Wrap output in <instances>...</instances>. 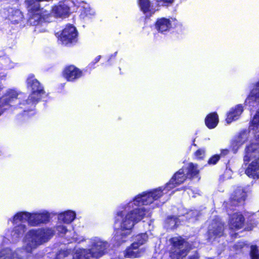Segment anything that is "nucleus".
<instances>
[{"instance_id": "obj_8", "label": "nucleus", "mask_w": 259, "mask_h": 259, "mask_svg": "<svg viewBox=\"0 0 259 259\" xmlns=\"http://www.w3.org/2000/svg\"><path fill=\"white\" fill-rule=\"evenodd\" d=\"M169 242L171 245L169 254L172 259H183L192 248L190 244L181 236L171 238Z\"/></svg>"}, {"instance_id": "obj_24", "label": "nucleus", "mask_w": 259, "mask_h": 259, "mask_svg": "<svg viewBox=\"0 0 259 259\" xmlns=\"http://www.w3.org/2000/svg\"><path fill=\"white\" fill-rule=\"evenodd\" d=\"M79 10L80 17L82 19L90 18L95 14L94 10L87 3L82 2L79 6Z\"/></svg>"}, {"instance_id": "obj_5", "label": "nucleus", "mask_w": 259, "mask_h": 259, "mask_svg": "<svg viewBox=\"0 0 259 259\" xmlns=\"http://www.w3.org/2000/svg\"><path fill=\"white\" fill-rule=\"evenodd\" d=\"M90 248L75 247L73 249V259L98 258L103 255L109 247L108 243L98 237L89 239Z\"/></svg>"}, {"instance_id": "obj_10", "label": "nucleus", "mask_w": 259, "mask_h": 259, "mask_svg": "<svg viewBox=\"0 0 259 259\" xmlns=\"http://www.w3.org/2000/svg\"><path fill=\"white\" fill-rule=\"evenodd\" d=\"M178 24V21L175 17H161L157 19L155 23V28L158 32L165 34Z\"/></svg>"}, {"instance_id": "obj_11", "label": "nucleus", "mask_w": 259, "mask_h": 259, "mask_svg": "<svg viewBox=\"0 0 259 259\" xmlns=\"http://www.w3.org/2000/svg\"><path fill=\"white\" fill-rule=\"evenodd\" d=\"M16 6L10 7L7 6L4 8L0 11L1 16L5 19H8L14 23H18L21 22L24 16L22 12L18 8V5L14 4ZM18 5L19 4L18 3Z\"/></svg>"}, {"instance_id": "obj_16", "label": "nucleus", "mask_w": 259, "mask_h": 259, "mask_svg": "<svg viewBox=\"0 0 259 259\" xmlns=\"http://www.w3.org/2000/svg\"><path fill=\"white\" fill-rule=\"evenodd\" d=\"M56 231L60 236H65L69 242H75L80 243L85 241L83 236L78 235L74 231H69L63 225H58L56 227Z\"/></svg>"}, {"instance_id": "obj_36", "label": "nucleus", "mask_w": 259, "mask_h": 259, "mask_svg": "<svg viewBox=\"0 0 259 259\" xmlns=\"http://www.w3.org/2000/svg\"><path fill=\"white\" fill-rule=\"evenodd\" d=\"M101 58V56H98L97 57H96L95 58V59L94 60V61L92 62V63H93V64H95L96 63H98L100 61Z\"/></svg>"}, {"instance_id": "obj_14", "label": "nucleus", "mask_w": 259, "mask_h": 259, "mask_svg": "<svg viewBox=\"0 0 259 259\" xmlns=\"http://www.w3.org/2000/svg\"><path fill=\"white\" fill-rule=\"evenodd\" d=\"M247 192L241 187H238L232 195L229 201L224 203L227 209H231V207L243 203L246 197Z\"/></svg>"}, {"instance_id": "obj_25", "label": "nucleus", "mask_w": 259, "mask_h": 259, "mask_svg": "<svg viewBox=\"0 0 259 259\" xmlns=\"http://www.w3.org/2000/svg\"><path fill=\"white\" fill-rule=\"evenodd\" d=\"M139 5L141 11L146 16H150L156 11L151 5L150 0H139Z\"/></svg>"}, {"instance_id": "obj_41", "label": "nucleus", "mask_w": 259, "mask_h": 259, "mask_svg": "<svg viewBox=\"0 0 259 259\" xmlns=\"http://www.w3.org/2000/svg\"><path fill=\"white\" fill-rule=\"evenodd\" d=\"M252 229V228L250 227V228H248V230H251Z\"/></svg>"}, {"instance_id": "obj_12", "label": "nucleus", "mask_w": 259, "mask_h": 259, "mask_svg": "<svg viewBox=\"0 0 259 259\" xmlns=\"http://www.w3.org/2000/svg\"><path fill=\"white\" fill-rule=\"evenodd\" d=\"M23 96V94L13 89L8 90L5 95L0 98V115L7 107L14 101H17Z\"/></svg>"}, {"instance_id": "obj_3", "label": "nucleus", "mask_w": 259, "mask_h": 259, "mask_svg": "<svg viewBox=\"0 0 259 259\" xmlns=\"http://www.w3.org/2000/svg\"><path fill=\"white\" fill-rule=\"evenodd\" d=\"M26 84L27 89L31 92L30 94L26 100L20 101V100L24 96L23 94V96L18 100L20 106V108L23 110V116H32L34 114L33 109L35 105L40 100L45 93L43 86L32 74L28 75L26 80Z\"/></svg>"}, {"instance_id": "obj_40", "label": "nucleus", "mask_w": 259, "mask_h": 259, "mask_svg": "<svg viewBox=\"0 0 259 259\" xmlns=\"http://www.w3.org/2000/svg\"><path fill=\"white\" fill-rule=\"evenodd\" d=\"M116 54H117V53H116V52H115V53H114V54L113 55H112V56H113L114 57H115L116 56Z\"/></svg>"}, {"instance_id": "obj_28", "label": "nucleus", "mask_w": 259, "mask_h": 259, "mask_svg": "<svg viewBox=\"0 0 259 259\" xmlns=\"http://www.w3.org/2000/svg\"><path fill=\"white\" fill-rule=\"evenodd\" d=\"M55 259H73V250H61L57 254Z\"/></svg>"}, {"instance_id": "obj_39", "label": "nucleus", "mask_w": 259, "mask_h": 259, "mask_svg": "<svg viewBox=\"0 0 259 259\" xmlns=\"http://www.w3.org/2000/svg\"><path fill=\"white\" fill-rule=\"evenodd\" d=\"M231 170H230L229 169H227L226 170V173L227 174V172H231Z\"/></svg>"}, {"instance_id": "obj_21", "label": "nucleus", "mask_w": 259, "mask_h": 259, "mask_svg": "<svg viewBox=\"0 0 259 259\" xmlns=\"http://www.w3.org/2000/svg\"><path fill=\"white\" fill-rule=\"evenodd\" d=\"M144 251L143 248H140L136 243H133L122 252V254L124 257L135 258L141 257Z\"/></svg>"}, {"instance_id": "obj_38", "label": "nucleus", "mask_w": 259, "mask_h": 259, "mask_svg": "<svg viewBox=\"0 0 259 259\" xmlns=\"http://www.w3.org/2000/svg\"><path fill=\"white\" fill-rule=\"evenodd\" d=\"M198 258V255L197 253H196L193 257H190V259H197Z\"/></svg>"}, {"instance_id": "obj_19", "label": "nucleus", "mask_w": 259, "mask_h": 259, "mask_svg": "<svg viewBox=\"0 0 259 259\" xmlns=\"http://www.w3.org/2000/svg\"><path fill=\"white\" fill-rule=\"evenodd\" d=\"M63 74L68 81H73L81 76L82 72L75 66L70 65L64 69Z\"/></svg>"}, {"instance_id": "obj_6", "label": "nucleus", "mask_w": 259, "mask_h": 259, "mask_svg": "<svg viewBox=\"0 0 259 259\" xmlns=\"http://www.w3.org/2000/svg\"><path fill=\"white\" fill-rule=\"evenodd\" d=\"M245 104L250 110L258 107L252 118L249 130L255 139L259 141V80L252 84V88L245 101Z\"/></svg>"}, {"instance_id": "obj_2", "label": "nucleus", "mask_w": 259, "mask_h": 259, "mask_svg": "<svg viewBox=\"0 0 259 259\" xmlns=\"http://www.w3.org/2000/svg\"><path fill=\"white\" fill-rule=\"evenodd\" d=\"M56 213L50 212L46 209L29 212L19 211L8 219L14 225L12 230L6 231L0 245V259H33L32 252L40 245L48 242L53 236L54 231L51 228L32 229L25 234L23 245L13 251L9 247L3 248V244L18 242L27 230L25 223L31 227H36L50 221L51 215Z\"/></svg>"}, {"instance_id": "obj_9", "label": "nucleus", "mask_w": 259, "mask_h": 259, "mask_svg": "<svg viewBox=\"0 0 259 259\" xmlns=\"http://www.w3.org/2000/svg\"><path fill=\"white\" fill-rule=\"evenodd\" d=\"M199 215L197 210H190L185 213V215H179V218L176 216L168 217L165 224V227L167 229H173L177 227L180 223L181 221H183L184 219H187L189 222H194L196 218Z\"/></svg>"}, {"instance_id": "obj_35", "label": "nucleus", "mask_w": 259, "mask_h": 259, "mask_svg": "<svg viewBox=\"0 0 259 259\" xmlns=\"http://www.w3.org/2000/svg\"><path fill=\"white\" fill-rule=\"evenodd\" d=\"M229 153V151L228 149H223L221 151V156H225L227 155H228Z\"/></svg>"}, {"instance_id": "obj_7", "label": "nucleus", "mask_w": 259, "mask_h": 259, "mask_svg": "<svg viewBox=\"0 0 259 259\" xmlns=\"http://www.w3.org/2000/svg\"><path fill=\"white\" fill-rule=\"evenodd\" d=\"M251 161L245 170L246 175L254 180L259 179V143H250L245 148L244 162Z\"/></svg>"}, {"instance_id": "obj_30", "label": "nucleus", "mask_w": 259, "mask_h": 259, "mask_svg": "<svg viewBox=\"0 0 259 259\" xmlns=\"http://www.w3.org/2000/svg\"><path fill=\"white\" fill-rule=\"evenodd\" d=\"M195 158L197 159H202L205 156V150L204 149H199L194 154Z\"/></svg>"}, {"instance_id": "obj_37", "label": "nucleus", "mask_w": 259, "mask_h": 259, "mask_svg": "<svg viewBox=\"0 0 259 259\" xmlns=\"http://www.w3.org/2000/svg\"><path fill=\"white\" fill-rule=\"evenodd\" d=\"M196 191V193H197V192L198 191L197 190H189L188 191V194L189 195H191V194H193L194 193L195 191Z\"/></svg>"}, {"instance_id": "obj_15", "label": "nucleus", "mask_w": 259, "mask_h": 259, "mask_svg": "<svg viewBox=\"0 0 259 259\" xmlns=\"http://www.w3.org/2000/svg\"><path fill=\"white\" fill-rule=\"evenodd\" d=\"M229 228L230 230V235L233 237L237 235L235 232L241 229L244 225V219L242 214L239 212H235L232 214H229Z\"/></svg>"}, {"instance_id": "obj_17", "label": "nucleus", "mask_w": 259, "mask_h": 259, "mask_svg": "<svg viewBox=\"0 0 259 259\" xmlns=\"http://www.w3.org/2000/svg\"><path fill=\"white\" fill-rule=\"evenodd\" d=\"M224 225L219 218L213 220L209 226L208 236L209 241H213L223 235Z\"/></svg>"}, {"instance_id": "obj_33", "label": "nucleus", "mask_w": 259, "mask_h": 259, "mask_svg": "<svg viewBox=\"0 0 259 259\" xmlns=\"http://www.w3.org/2000/svg\"><path fill=\"white\" fill-rule=\"evenodd\" d=\"M4 61L6 63V67L8 68H11L14 67L13 63L11 62L9 58H6Z\"/></svg>"}, {"instance_id": "obj_22", "label": "nucleus", "mask_w": 259, "mask_h": 259, "mask_svg": "<svg viewBox=\"0 0 259 259\" xmlns=\"http://www.w3.org/2000/svg\"><path fill=\"white\" fill-rule=\"evenodd\" d=\"M243 111V107L242 105L239 104L232 108L227 114L226 119L227 123L230 124L233 121L237 120L240 116Z\"/></svg>"}, {"instance_id": "obj_26", "label": "nucleus", "mask_w": 259, "mask_h": 259, "mask_svg": "<svg viewBox=\"0 0 259 259\" xmlns=\"http://www.w3.org/2000/svg\"><path fill=\"white\" fill-rule=\"evenodd\" d=\"M219 123V117L217 113L213 112L207 115L205 119V123L209 129L215 128Z\"/></svg>"}, {"instance_id": "obj_34", "label": "nucleus", "mask_w": 259, "mask_h": 259, "mask_svg": "<svg viewBox=\"0 0 259 259\" xmlns=\"http://www.w3.org/2000/svg\"><path fill=\"white\" fill-rule=\"evenodd\" d=\"M245 245V244L243 242H238L237 244L235 245L236 249L243 248Z\"/></svg>"}, {"instance_id": "obj_20", "label": "nucleus", "mask_w": 259, "mask_h": 259, "mask_svg": "<svg viewBox=\"0 0 259 259\" xmlns=\"http://www.w3.org/2000/svg\"><path fill=\"white\" fill-rule=\"evenodd\" d=\"M248 132L243 131L236 135L232 141L231 147L234 153H236L239 148L247 140Z\"/></svg>"}, {"instance_id": "obj_18", "label": "nucleus", "mask_w": 259, "mask_h": 259, "mask_svg": "<svg viewBox=\"0 0 259 259\" xmlns=\"http://www.w3.org/2000/svg\"><path fill=\"white\" fill-rule=\"evenodd\" d=\"M71 2L65 0L59 2L53 7L52 13L56 17L67 16L70 12V7Z\"/></svg>"}, {"instance_id": "obj_23", "label": "nucleus", "mask_w": 259, "mask_h": 259, "mask_svg": "<svg viewBox=\"0 0 259 259\" xmlns=\"http://www.w3.org/2000/svg\"><path fill=\"white\" fill-rule=\"evenodd\" d=\"M76 215L74 211L68 210L58 213V220L60 222L69 224L74 220Z\"/></svg>"}, {"instance_id": "obj_1", "label": "nucleus", "mask_w": 259, "mask_h": 259, "mask_svg": "<svg viewBox=\"0 0 259 259\" xmlns=\"http://www.w3.org/2000/svg\"><path fill=\"white\" fill-rule=\"evenodd\" d=\"M198 173L197 165L190 163L177 171L164 187L143 192L121 204L116 211L114 223V240L117 245L128 240L134 226L146 215L144 205H151L152 208L160 206L174 193V191L169 193L171 190L183 183L187 177H194Z\"/></svg>"}, {"instance_id": "obj_29", "label": "nucleus", "mask_w": 259, "mask_h": 259, "mask_svg": "<svg viewBox=\"0 0 259 259\" xmlns=\"http://www.w3.org/2000/svg\"><path fill=\"white\" fill-rule=\"evenodd\" d=\"M250 254L251 259H259V253L256 246H251Z\"/></svg>"}, {"instance_id": "obj_42", "label": "nucleus", "mask_w": 259, "mask_h": 259, "mask_svg": "<svg viewBox=\"0 0 259 259\" xmlns=\"http://www.w3.org/2000/svg\"><path fill=\"white\" fill-rule=\"evenodd\" d=\"M257 215H259V211H258V212H257Z\"/></svg>"}, {"instance_id": "obj_4", "label": "nucleus", "mask_w": 259, "mask_h": 259, "mask_svg": "<svg viewBox=\"0 0 259 259\" xmlns=\"http://www.w3.org/2000/svg\"><path fill=\"white\" fill-rule=\"evenodd\" d=\"M25 4L28 11V23L35 26V31L45 32L49 21L48 12L40 8L39 3L34 0H26Z\"/></svg>"}, {"instance_id": "obj_27", "label": "nucleus", "mask_w": 259, "mask_h": 259, "mask_svg": "<svg viewBox=\"0 0 259 259\" xmlns=\"http://www.w3.org/2000/svg\"><path fill=\"white\" fill-rule=\"evenodd\" d=\"M149 233H150V232L137 235L134 237L133 243H136V245L140 247V246L144 244L147 241Z\"/></svg>"}, {"instance_id": "obj_31", "label": "nucleus", "mask_w": 259, "mask_h": 259, "mask_svg": "<svg viewBox=\"0 0 259 259\" xmlns=\"http://www.w3.org/2000/svg\"><path fill=\"white\" fill-rule=\"evenodd\" d=\"M220 158V156L219 155H214L212 156L208 161V163L209 164H215L219 160Z\"/></svg>"}, {"instance_id": "obj_13", "label": "nucleus", "mask_w": 259, "mask_h": 259, "mask_svg": "<svg viewBox=\"0 0 259 259\" xmlns=\"http://www.w3.org/2000/svg\"><path fill=\"white\" fill-rule=\"evenodd\" d=\"M59 40L64 45L76 42L78 40V32L72 25L66 26L59 36Z\"/></svg>"}, {"instance_id": "obj_32", "label": "nucleus", "mask_w": 259, "mask_h": 259, "mask_svg": "<svg viewBox=\"0 0 259 259\" xmlns=\"http://www.w3.org/2000/svg\"><path fill=\"white\" fill-rule=\"evenodd\" d=\"M159 6H168L173 3L174 0H155Z\"/></svg>"}]
</instances>
